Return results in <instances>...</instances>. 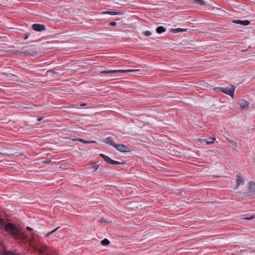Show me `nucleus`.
<instances>
[{"instance_id":"f257e3e1","label":"nucleus","mask_w":255,"mask_h":255,"mask_svg":"<svg viewBox=\"0 0 255 255\" xmlns=\"http://www.w3.org/2000/svg\"><path fill=\"white\" fill-rule=\"evenodd\" d=\"M0 228L10 234L15 240H23L25 238L20 227L12 223H6L2 219H0Z\"/></svg>"},{"instance_id":"f03ea898","label":"nucleus","mask_w":255,"mask_h":255,"mask_svg":"<svg viewBox=\"0 0 255 255\" xmlns=\"http://www.w3.org/2000/svg\"><path fill=\"white\" fill-rule=\"evenodd\" d=\"M236 87L233 85H229L226 87H216L214 89L216 91L223 92L230 96L233 97L234 96Z\"/></svg>"},{"instance_id":"7ed1b4c3","label":"nucleus","mask_w":255,"mask_h":255,"mask_svg":"<svg viewBox=\"0 0 255 255\" xmlns=\"http://www.w3.org/2000/svg\"><path fill=\"white\" fill-rule=\"evenodd\" d=\"M139 70L137 69H128V70H104L101 72V73L103 74H108L111 75L114 73H127V72H132L134 71H138Z\"/></svg>"},{"instance_id":"20e7f679","label":"nucleus","mask_w":255,"mask_h":255,"mask_svg":"<svg viewBox=\"0 0 255 255\" xmlns=\"http://www.w3.org/2000/svg\"><path fill=\"white\" fill-rule=\"evenodd\" d=\"M99 155L102 157L103 159L108 164H111L112 165H119L122 164V163L119 161L114 160L112 159L110 157L103 154L100 153Z\"/></svg>"},{"instance_id":"39448f33","label":"nucleus","mask_w":255,"mask_h":255,"mask_svg":"<svg viewBox=\"0 0 255 255\" xmlns=\"http://www.w3.org/2000/svg\"><path fill=\"white\" fill-rule=\"evenodd\" d=\"M115 148L118 151L122 152H128L130 151V149L123 144H115Z\"/></svg>"},{"instance_id":"423d86ee","label":"nucleus","mask_w":255,"mask_h":255,"mask_svg":"<svg viewBox=\"0 0 255 255\" xmlns=\"http://www.w3.org/2000/svg\"><path fill=\"white\" fill-rule=\"evenodd\" d=\"M32 29L36 31L41 32L45 30V25L41 24H33L32 25Z\"/></svg>"},{"instance_id":"0eeeda50","label":"nucleus","mask_w":255,"mask_h":255,"mask_svg":"<svg viewBox=\"0 0 255 255\" xmlns=\"http://www.w3.org/2000/svg\"><path fill=\"white\" fill-rule=\"evenodd\" d=\"M0 255H19V254L13 253L9 250H7L6 248H3L1 251H0Z\"/></svg>"},{"instance_id":"6e6552de","label":"nucleus","mask_w":255,"mask_h":255,"mask_svg":"<svg viewBox=\"0 0 255 255\" xmlns=\"http://www.w3.org/2000/svg\"><path fill=\"white\" fill-rule=\"evenodd\" d=\"M239 104L240 105L242 109H247L249 107V102L245 100L241 99L238 101Z\"/></svg>"},{"instance_id":"1a4fd4ad","label":"nucleus","mask_w":255,"mask_h":255,"mask_svg":"<svg viewBox=\"0 0 255 255\" xmlns=\"http://www.w3.org/2000/svg\"><path fill=\"white\" fill-rule=\"evenodd\" d=\"M236 181L237 183L236 188H238L240 184H242L244 182V178L243 176L237 174L236 176Z\"/></svg>"},{"instance_id":"9d476101","label":"nucleus","mask_w":255,"mask_h":255,"mask_svg":"<svg viewBox=\"0 0 255 255\" xmlns=\"http://www.w3.org/2000/svg\"><path fill=\"white\" fill-rule=\"evenodd\" d=\"M233 22L236 24L243 25H248L250 24V21L248 20H242L240 19H237L233 21Z\"/></svg>"},{"instance_id":"9b49d317","label":"nucleus","mask_w":255,"mask_h":255,"mask_svg":"<svg viewBox=\"0 0 255 255\" xmlns=\"http://www.w3.org/2000/svg\"><path fill=\"white\" fill-rule=\"evenodd\" d=\"M105 14H108L111 15H120L123 14L124 13L121 12L119 10H112L110 11H106L103 12Z\"/></svg>"},{"instance_id":"f8f14e48","label":"nucleus","mask_w":255,"mask_h":255,"mask_svg":"<svg viewBox=\"0 0 255 255\" xmlns=\"http://www.w3.org/2000/svg\"><path fill=\"white\" fill-rule=\"evenodd\" d=\"M104 141L107 143V144H109L112 146H113V147H115V144H116L115 143V142H114V139L112 137H107L104 140Z\"/></svg>"},{"instance_id":"ddd939ff","label":"nucleus","mask_w":255,"mask_h":255,"mask_svg":"<svg viewBox=\"0 0 255 255\" xmlns=\"http://www.w3.org/2000/svg\"><path fill=\"white\" fill-rule=\"evenodd\" d=\"M74 140L78 141H80V142H81L83 143H85V144H89V143H91L92 142H96V141H92V140L87 141V140H85L83 139H82V138H80L79 137H78L76 139H74Z\"/></svg>"},{"instance_id":"4468645a","label":"nucleus","mask_w":255,"mask_h":255,"mask_svg":"<svg viewBox=\"0 0 255 255\" xmlns=\"http://www.w3.org/2000/svg\"><path fill=\"white\" fill-rule=\"evenodd\" d=\"M166 30V28H164L163 26H158L156 28V31L157 33H159V34H161L164 32H165Z\"/></svg>"},{"instance_id":"2eb2a0df","label":"nucleus","mask_w":255,"mask_h":255,"mask_svg":"<svg viewBox=\"0 0 255 255\" xmlns=\"http://www.w3.org/2000/svg\"><path fill=\"white\" fill-rule=\"evenodd\" d=\"M186 30H187V29L180 28L172 29V31L174 33L183 32L186 31Z\"/></svg>"},{"instance_id":"dca6fc26","label":"nucleus","mask_w":255,"mask_h":255,"mask_svg":"<svg viewBox=\"0 0 255 255\" xmlns=\"http://www.w3.org/2000/svg\"><path fill=\"white\" fill-rule=\"evenodd\" d=\"M250 190L252 192H255V183L250 181L249 182Z\"/></svg>"},{"instance_id":"f3484780","label":"nucleus","mask_w":255,"mask_h":255,"mask_svg":"<svg viewBox=\"0 0 255 255\" xmlns=\"http://www.w3.org/2000/svg\"><path fill=\"white\" fill-rule=\"evenodd\" d=\"M215 140V137H212V138H210L209 140H205V141H206V144L207 145H210V144H213Z\"/></svg>"},{"instance_id":"a211bd4d","label":"nucleus","mask_w":255,"mask_h":255,"mask_svg":"<svg viewBox=\"0 0 255 255\" xmlns=\"http://www.w3.org/2000/svg\"><path fill=\"white\" fill-rule=\"evenodd\" d=\"M101 244L103 246H107L110 244V241L107 239H104L101 241Z\"/></svg>"},{"instance_id":"6ab92c4d","label":"nucleus","mask_w":255,"mask_h":255,"mask_svg":"<svg viewBox=\"0 0 255 255\" xmlns=\"http://www.w3.org/2000/svg\"><path fill=\"white\" fill-rule=\"evenodd\" d=\"M59 228H60V227H57V228L55 229L54 230L48 232L46 235V237H49L50 236L51 234H52L53 233H54V232H55Z\"/></svg>"},{"instance_id":"aec40b11","label":"nucleus","mask_w":255,"mask_h":255,"mask_svg":"<svg viewBox=\"0 0 255 255\" xmlns=\"http://www.w3.org/2000/svg\"><path fill=\"white\" fill-rule=\"evenodd\" d=\"M92 167L94 169V171H96L99 168V165L96 163H93L92 165Z\"/></svg>"},{"instance_id":"412c9836","label":"nucleus","mask_w":255,"mask_h":255,"mask_svg":"<svg viewBox=\"0 0 255 255\" xmlns=\"http://www.w3.org/2000/svg\"><path fill=\"white\" fill-rule=\"evenodd\" d=\"M196 1L201 5H204L205 4V1L203 0H196Z\"/></svg>"},{"instance_id":"4be33fe9","label":"nucleus","mask_w":255,"mask_h":255,"mask_svg":"<svg viewBox=\"0 0 255 255\" xmlns=\"http://www.w3.org/2000/svg\"><path fill=\"white\" fill-rule=\"evenodd\" d=\"M144 35L146 36H150L151 35V32L150 31H145L143 33Z\"/></svg>"},{"instance_id":"5701e85b","label":"nucleus","mask_w":255,"mask_h":255,"mask_svg":"<svg viewBox=\"0 0 255 255\" xmlns=\"http://www.w3.org/2000/svg\"><path fill=\"white\" fill-rule=\"evenodd\" d=\"M51 161V159L50 158H46L44 160H43L42 161V162L44 163H48L50 162Z\"/></svg>"},{"instance_id":"b1692460","label":"nucleus","mask_w":255,"mask_h":255,"mask_svg":"<svg viewBox=\"0 0 255 255\" xmlns=\"http://www.w3.org/2000/svg\"><path fill=\"white\" fill-rule=\"evenodd\" d=\"M255 219V217L253 216H251L250 217H246L243 218L244 220H252Z\"/></svg>"},{"instance_id":"393cba45","label":"nucleus","mask_w":255,"mask_h":255,"mask_svg":"<svg viewBox=\"0 0 255 255\" xmlns=\"http://www.w3.org/2000/svg\"><path fill=\"white\" fill-rule=\"evenodd\" d=\"M109 24L112 26H116L117 25V23L115 21L111 22Z\"/></svg>"},{"instance_id":"a878e982","label":"nucleus","mask_w":255,"mask_h":255,"mask_svg":"<svg viewBox=\"0 0 255 255\" xmlns=\"http://www.w3.org/2000/svg\"><path fill=\"white\" fill-rule=\"evenodd\" d=\"M29 37V35L27 34H24L23 36V38L25 40L27 39Z\"/></svg>"},{"instance_id":"bb28decb","label":"nucleus","mask_w":255,"mask_h":255,"mask_svg":"<svg viewBox=\"0 0 255 255\" xmlns=\"http://www.w3.org/2000/svg\"><path fill=\"white\" fill-rule=\"evenodd\" d=\"M26 229H27V230H28L29 231H31L33 230V229L29 227H27Z\"/></svg>"},{"instance_id":"cd10ccee","label":"nucleus","mask_w":255,"mask_h":255,"mask_svg":"<svg viewBox=\"0 0 255 255\" xmlns=\"http://www.w3.org/2000/svg\"><path fill=\"white\" fill-rule=\"evenodd\" d=\"M87 104L85 103H83V104H80V106H85Z\"/></svg>"},{"instance_id":"c85d7f7f","label":"nucleus","mask_w":255,"mask_h":255,"mask_svg":"<svg viewBox=\"0 0 255 255\" xmlns=\"http://www.w3.org/2000/svg\"><path fill=\"white\" fill-rule=\"evenodd\" d=\"M21 53L22 54H26V53H28V52H27V51H24V52H21Z\"/></svg>"},{"instance_id":"c756f323","label":"nucleus","mask_w":255,"mask_h":255,"mask_svg":"<svg viewBox=\"0 0 255 255\" xmlns=\"http://www.w3.org/2000/svg\"><path fill=\"white\" fill-rule=\"evenodd\" d=\"M41 120H42V118H39V119H38V121H41Z\"/></svg>"}]
</instances>
